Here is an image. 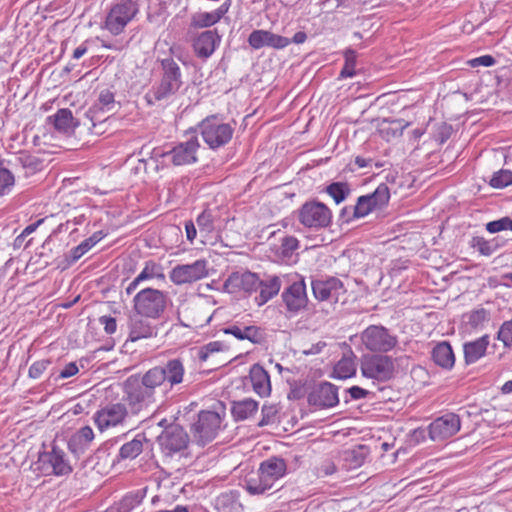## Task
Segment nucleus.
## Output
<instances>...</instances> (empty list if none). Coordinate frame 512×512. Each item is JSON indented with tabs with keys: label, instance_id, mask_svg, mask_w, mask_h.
<instances>
[{
	"label": "nucleus",
	"instance_id": "obj_15",
	"mask_svg": "<svg viewBox=\"0 0 512 512\" xmlns=\"http://www.w3.org/2000/svg\"><path fill=\"white\" fill-rule=\"evenodd\" d=\"M295 278L296 279L293 280L281 294L286 311L290 316L297 315L299 312L305 310L308 305L304 278L299 275H295Z\"/></svg>",
	"mask_w": 512,
	"mask_h": 512
},
{
	"label": "nucleus",
	"instance_id": "obj_34",
	"mask_svg": "<svg viewBox=\"0 0 512 512\" xmlns=\"http://www.w3.org/2000/svg\"><path fill=\"white\" fill-rule=\"evenodd\" d=\"M228 12V5L222 4L211 12H199L192 17V25L198 28L210 27L217 23Z\"/></svg>",
	"mask_w": 512,
	"mask_h": 512
},
{
	"label": "nucleus",
	"instance_id": "obj_10",
	"mask_svg": "<svg viewBox=\"0 0 512 512\" xmlns=\"http://www.w3.org/2000/svg\"><path fill=\"white\" fill-rule=\"evenodd\" d=\"M361 343L371 352L387 353L398 344V337L382 325H370L360 335Z\"/></svg>",
	"mask_w": 512,
	"mask_h": 512
},
{
	"label": "nucleus",
	"instance_id": "obj_41",
	"mask_svg": "<svg viewBox=\"0 0 512 512\" xmlns=\"http://www.w3.org/2000/svg\"><path fill=\"white\" fill-rule=\"evenodd\" d=\"M376 211L372 206L369 198L364 195L357 198L356 204L353 206V213L351 217H348L347 220H355L364 218L370 213Z\"/></svg>",
	"mask_w": 512,
	"mask_h": 512
},
{
	"label": "nucleus",
	"instance_id": "obj_64",
	"mask_svg": "<svg viewBox=\"0 0 512 512\" xmlns=\"http://www.w3.org/2000/svg\"><path fill=\"white\" fill-rule=\"evenodd\" d=\"M104 237V234L102 231L95 232L93 235H91L89 238L85 239L87 242L90 243V246H95L102 238Z\"/></svg>",
	"mask_w": 512,
	"mask_h": 512
},
{
	"label": "nucleus",
	"instance_id": "obj_32",
	"mask_svg": "<svg viewBox=\"0 0 512 512\" xmlns=\"http://www.w3.org/2000/svg\"><path fill=\"white\" fill-rule=\"evenodd\" d=\"M94 437L92 428L84 426L71 436L68 441V447L76 455L83 454L94 440Z\"/></svg>",
	"mask_w": 512,
	"mask_h": 512
},
{
	"label": "nucleus",
	"instance_id": "obj_62",
	"mask_svg": "<svg viewBox=\"0 0 512 512\" xmlns=\"http://www.w3.org/2000/svg\"><path fill=\"white\" fill-rule=\"evenodd\" d=\"M263 419L259 423L260 426L267 425L270 422V416L275 413L272 407H263L262 409Z\"/></svg>",
	"mask_w": 512,
	"mask_h": 512
},
{
	"label": "nucleus",
	"instance_id": "obj_31",
	"mask_svg": "<svg viewBox=\"0 0 512 512\" xmlns=\"http://www.w3.org/2000/svg\"><path fill=\"white\" fill-rule=\"evenodd\" d=\"M54 128L63 134H71L79 123L74 119L72 111L67 108L59 109L54 115L48 117Z\"/></svg>",
	"mask_w": 512,
	"mask_h": 512
},
{
	"label": "nucleus",
	"instance_id": "obj_43",
	"mask_svg": "<svg viewBox=\"0 0 512 512\" xmlns=\"http://www.w3.org/2000/svg\"><path fill=\"white\" fill-rule=\"evenodd\" d=\"M4 162H0V196L9 194L15 185V176L9 168L3 166Z\"/></svg>",
	"mask_w": 512,
	"mask_h": 512
},
{
	"label": "nucleus",
	"instance_id": "obj_13",
	"mask_svg": "<svg viewBox=\"0 0 512 512\" xmlns=\"http://www.w3.org/2000/svg\"><path fill=\"white\" fill-rule=\"evenodd\" d=\"M298 220L308 228H326L331 224L332 212L324 203L309 201L298 210Z\"/></svg>",
	"mask_w": 512,
	"mask_h": 512
},
{
	"label": "nucleus",
	"instance_id": "obj_50",
	"mask_svg": "<svg viewBox=\"0 0 512 512\" xmlns=\"http://www.w3.org/2000/svg\"><path fill=\"white\" fill-rule=\"evenodd\" d=\"M497 337L505 347H512V319L501 325Z\"/></svg>",
	"mask_w": 512,
	"mask_h": 512
},
{
	"label": "nucleus",
	"instance_id": "obj_61",
	"mask_svg": "<svg viewBox=\"0 0 512 512\" xmlns=\"http://www.w3.org/2000/svg\"><path fill=\"white\" fill-rule=\"evenodd\" d=\"M87 41L80 44L77 48L74 49L72 58L75 60L80 59L83 55H85L88 51Z\"/></svg>",
	"mask_w": 512,
	"mask_h": 512
},
{
	"label": "nucleus",
	"instance_id": "obj_53",
	"mask_svg": "<svg viewBox=\"0 0 512 512\" xmlns=\"http://www.w3.org/2000/svg\"><path fill=\"white\" fill-rule=\"evenodd\" d=\"M299 246V241L293 236H286L282 239V249L285 255L291 254Z\"/></svg>",
	"mask_w": 512,
	"mask_h": 512
},
{
	"label": "nucleus",
	"instance_id": "obj_6",
	"mask_svg": "<svg viewBox=\"0 0 512 512\" xmlns=\"http://www.w3.org/2000/svg\"><path fill=\"white\" fill-rule=\"evenodd\" d=\"M203 141L212 150H217L228 144L234 134V127L224 122L217 115H211L203 119L199 124Z\"/></svg>",
	"mask_w": 512,
	"mask_h": 512
},
{
	"label": "nucleus",
	"instance_id": "obj_9",
	"mask_svg": "<svg viewBox=\"0 0 512 512\" xmlns=\"http://www.w3.org/2000/svg\"><path fill=\"white\" fill-rule=\"evenodd\" d=\"M199 148V141L196 136H193L187 141L177 144L169 151L163 152L159 149H154L152 158L157 163L162 158L163 160L170 161L174 166L190 165L197 162Z\"/></svg>",
	"mask_w": 512,
	"mask_h": 512
},
{
	"label": "nucleus",
	"instance_id": "obj_39",
	"mask_svg": "<svg viewBox=\"0 0 512 512\" xmlns=\"http://www.w3.org/2000/svg\"><path fill=\"white\" fill-rule=\"evenodd\" d=\"M364 196L369 198L372 206L377 211L388 205L390 200V190L385 183H382L375 189L373 193Z\"/></svg>",
	"mask_w": 512,
	"mask_h": 512
},
{
	"label": "nucleus",
	"instance_id": "obj_44",
	"mask_svg": "<svg viewBox=\"0 0 512 512\" xmlns=\"http://www.w3.org/2000/svg\"><path fill=\"white\" fill-rule=\"evenodd\" d=\"M215 215L212 210H204L196 219V223L199 227L200 233L205 236L212 233L215 229L214 226Z\"/></svg>",
	"mask_w": 512,
	"mask_h": 512
},
{
	"label": "nucleus",
	"instance_id": "obj_3",
	"mask_svg": "<svg viewBox=\"0 0 512 512\" xmlns=\"http://www.w3.org/2000/svg\"><path fill=\"white\" fill-rule=\"evenodd\" d=\"M284 459L271 457L260 464L256 476L249 477L245 488L251 495H260L273 488L274 484L286 474Z\"/></svg>",
	"mask_w": 512,
	"mask_h": 512
},
{
	"label": "nucleus",
	"instance_id": "obj_29",
	"mask_svg": "<svg viewBox=\"0 0 512 512\" xmlns=\"http://www.w3.org/2000/svg\"><path fill=\"white\" fill-rule=\"evenodd\" d=\"M489 339L488 335H484L476 340L464 343L463 352L466 365L476 363L485 355L490 343Z\"/></svg>",
	"mask_w": 512,
	"mask_h": 512
},
{
	"label": "nucleus",
	"instance_id": "obj_52",
	"mask_svg": "<svg viewBox=\"0 0 512 512\" xmlns=\"http://www.w3.org/2000/svg\"><path fill=\"white\" fill-rule=\"evenodd\" d=\"M496 60L491 55H483L474 59H471L468 61V64L471 67H478V66H484V67H490L495 64Z\"/></svg>",
	"mask_w": 512,
	"mask_h": 512
},
{
	"label": "nucleus",
	"instance_id": "obj_14",
	"mask_svg": "<svg viewBox=\"0 0 512 512\" xmlns=\"http://www.w3.org/2000/svg\"><path fill=\"white\" fill-rule=\"evenodd\" d=\"M158 443L165 456L173 457L182 454L189 444V435L178 424L167 426L158 436Z\"/></svg>",
	"mask_w": 512,
	"mask_h": 512
},
{
	"label": "nucleus",
	"instance_id": "obj_49",
	"mask_svg": "<svg viewBox=\"0 0 512 512\" xmlns=\"http://www.w3.org/2000/svg\"><path fill=\"white\" fill-rule=\"evenodd\" d=\"M92 247L86 240L82 241L78 246L74 247L67 257L68 265L78 261L84 254H86Z\"/></svg>",
	"mask_w": 512,
	"mask_h": 512
},
{
	"label": "nucleus",
	"instance_id": "obj_12",
	"mask_svg": "<svg viewBox=\"0 0 512 512\" xmlns=\"http://www.w3.org/2000/svg\"><path fill=\"white\" fill-rule=\"evenodd\" d=\"M361 373L366 378L388 381L394 375V362L387 355H365L361 360Z\"/></svg>",
	"mask_w": 512,
	"mask_h": 512
},
{
	"label": "nucleus",
	"instance_id": "obj_21",
	"mask_svg": "<svg viewBox=\"0 0 512 512\" xmlns=\"http://www.w3.org/2000/svg\"><path fill=\"white\" fill-rule=\"evenodd\" d=\"M261 285V280L257 274L250 271L233 272L224 282V288L229 293L244 291L251 293L257 291Z\"/></svg>",
	"mask_w": 512,
	"mask_h": 512
},
{
	"label": "nucleus",
	"instance_id": "obj_11",
	"mask_svg": "<svg viewBox=\"0 0 512 512\" xmlns=\"http://www.w3.org/2000/svg\"><path fill=\"white\" fill-rule=\"evenodd\" d=\"M140 0H120L112 6L105 21V27L112 34H120L139 11Z\"/></svg>",
	"mask_w": 512,
	"mask_h": 512
},
{
	"label": "nucleus",
	"instance_id": "obj_30",
	"mask_svg": "<svg viewBox=\"0 0 512 512\" xmlns=\"http://www.w3.org/2000/svg\"><path fill=\"white\" fill-rule=\"evenodd\" d=\"M6 163L14 168L21 167L26 177L40 171L43 165L42 160L27 152L18 153Z\"/></svg>",
	"mask_w": 512,
	"mask_h": 512
},
{
	"label": "nucleus",
	"instance_id": "obj_51",
	"mask_svg": "<svg viewBox=\"0 0 512 512\" xmlns=\"http://www.w3.org/2000/svg\"><path fill=\"white\" fill-rule=\"evenodd\" d=\"M50 365L51 361L49 359H42L34 362L29 368V377L33 379L40 378Z\"/></svg>",
	"mask_w": 512,
	"mask_h": 512
},
{
	"label": "nucleus",
	"instance_id": "obj_40",
	"mask_svg": "<svg viewBox=\"0 0 512 512\" xmlns=\"http://www.w3.org/2000/svg\"><path fill=\"white\" fill-rule=\"evenodd\" d=\"M470 246L483 256H491L499 248V244L496 239L486 240L479 236L471 239Z\"/></svg>",
	"mask_w": 512,
	"mask_h": 512
},
{
	"label": "nucleus",
	"instance_id": "obj_55",
	"mask_svg": "<svg viewBox=\"0 0 512 512\" xmlns=\"http://www.w3.org/2000/svg\"><path fill=\"white\" fill-rule=\"evenodd\" d=\"M99 322L104 326V330L107 334H113L117 329V322L114 317L111 316H101L99 318Z\"/></svg>",
	"mask_w": 512,
	"mask_h": 512
},
{
	"label": "nucleus",
	"instance_id": "obj_42",
	"mask_svg": "<svg viewBox=\"0 0 512 512\" xmlns=\"http://www.w3.org/2000/svg\"><path fill=\"white\" fill-rule=\"evenodd\" d=\"M326 192L336 204L343 202L351 192L349 185L345 182H333L326 187Z\"/></svg>",
	"mask_w": 512,
	"mask_h": 512
},
{
	"label": "nucleus",
	"instance_id": "obj_28",
	"mask_svg": "<svg viewBox=\"0 0 512 512\" xmlns=\"http://www.w3.org/2000/svg\"><path fill=\"white\" fill-rule=\"evenodd\" d=\"M250 381L255 393L260 397L269 396L271 393L270 376L259 364H254L250 369Z\"/></svg>",
	"mask_w": 512,
	"mask_h": 512
},
{
	"label": "nucleus",
	"instance_id": "obj_33",
	"mask_svg": "<svg viewBox=\"0 0 512 512\" xmlns=\"http://www.w3.org/2000/svg\"><path fill=\"white\" fill-rule=\"evenodd\" d=\"M432 360L436 365L443 369L450 370L455 364V355L451 345L446 342H440L432 349Z\"/></svg>",
	"mask_w": 512,
	"mask_h": 512
},
{
	"label": "nucleus",
	"instance_id": "obj_46",
	"mask_svg": "<svg viewBox=\"0 0 512 512\" xmlns=\"http://www.w3.org/2000/svg\"><path fill=\"white\" fill-rule=\"evenodd\" d=\"M345 64L340 72V77H352L356 74L355 65H356V52L354 50L348 49L345 54Z\"/></svg>",
	"mask_w": 512,
	"mask_h": 512
},
{
	"label": "nucleus",
	"instance_id": "obj_56",
	"mask_svg": "<svg viewBox=\"0 0 512 512\" xmlns=\"http://www.w3.org/2000/svg\"><path fill=\"white\" fill-rule=\"evenodd\" d=\"M219 349H220L219 342H211L199 350L198 357L201 361H205L210 352L219 351Z\"/></svg>",
	"mask_w": 512,
	"mask_h": 512
},
{
	"label": "nucleus",
	"instance_id": "obj_54",
	"mask_svg": "<svg viewBox=\"0 0 512 512\" xmlns=\"http://www.w3.org/2000/svg\"><path fill=\"white\" fill-rule=\"evenodd\" d=\"M86 116L91 123V126H89L88 129L91 131L92 134L101 135L105 132V129L103 128V126L105 125V122L107 121L108 117L103 118L102 115H100V121H98V120L93 121L91 119V115H86Z\"/></svg>",
	"mask_w": 512,
	"mask_h": 512
},
{
	"label": "nucleus",
	"instance_id": "obj_5",
	"mask_svg": "<svg viewBox=\"0 0 512 512\" xmlns=\"http://www.w3.org/2000/svg\"><path fill=\"white\" fill-rule=\"evenodd\" d=\"M168 301L167 292L144 286L133 298L134 310L139 316L159 319L164 314Z\"/></svg>",
	"mask_w": 512,
	"mask_h": 512
},
{
	"label": "nucleus",
	"instance_id": "obj_17",
	"mask_svg": "<svg viewBox=\"0 0 512 512\" xmlns=\"http://www.w3.org/2000/svg\"><path fill=\"white\" fill-rule=\"evenodd\" d=\"M207 275V261L199 259L191 264L175 266L170 271L169 278L175 285H183L196 282Z\"/></svg>",
	"mask_w": 512,
	"mask_h": 512
},
{
	"label": "nucleus",
	"instance_id": "obj_27",
	"mask_svg": "<svg viewBox=\"0 0 512 512\" xmlns=\"http://www.w3.org/2000/svg\"><path fill=\"white\" fill-rule=\"evenodd\" d=\"M225 334H231L238 340H248L251 343L258 344L262 341L263 335L259 327L254 325H244L241 323L232 324L224 328Z\"/></svg>",
	"mask_w": 512,
	"mask_h": 512
},
{
	"label": "nucleus",
	"instance_id": "obj_19",
	"mask_svg": "<svg viewBox=\"0 0 512 512\" xmlns=\"http://www.w3.org/2000/svg\"><path fill=\"white\" fill-rule=\"evenodd\" d=\"M461 427L460 418L454 413H447L435 419L428 427L429 437L433 441H442L455 435Z\"/></svg>",
	"mask_w": 512,
	"mask_h": 512
},
{
	"label": "nucleus",
	"instance_id": "obj_2",
	"mask_svg": "<svg viewBox=\"0 0 512 512\" xmlns=\"http://www.w3.org/2000/svg\"><path fill=\"white\" fill-rule=\"evenodd\" d=\"M183 85L182 71L178 63L171 57L160 60V80L146 93L145 98L150 105L170 99Z\"/></svg>",
	"mask_w": 512,
	"mask_h": 512
},
{
	"label": "nucleus",
	"instance_id": "obj_45",
	"mask_svg": "<svg viewBox=\"0 0 512 512\" xmlns=\"http://www.w3.org/2000/svg\"><path fill=\"white\" fill-rule=\"evenodd\" d=\"M490 185L494 188H505L512 184V172L510 170H499L490 179Z\"/></svg>",
	"mask_w": 512,
	"mask_h": 512
},
{
	"label": "nucleus",
	"instance_id": "obj_38",
	"mask_svg": "<svg viewBox=\"0 0 512 512\" xmlns=\"http://www.w3.org/2000/svg\"><path fill=\"white\" fill-rule=\"evenodd\" d=\"M147 442L145 434L141 433L125 444H123L119 450L120 459H135L143 451V444Z\"/></svg>",
	"mask_w": 512,
	"mask_h": 512
},
{
	"label": "nucleus",
	"instance_id": "obj_58",
	"mask_svg": "<svg viewBox=\"0 0 512 512\" xmlns=\"http://www.w3.org/2000/svg\"><path fill=\"white\" fill-rule=\"evenodd\" d=\"M78 371H79V369H78V366L76 365V363L70 362L64 367V369L61 370L58 377L61 379L69 378V377H72L75 374H77Z\"/></svg>",
	"mask_w": 512,
	"mask_h": 512
},
{
	"label": "nucleus",
	"instance_id": "obj_35",
	"mask_svg": "<svg viewBox=\"0 0 512 512\" xmlns=\"http://www.w3.org/2000/svg\"><path fill=\"white\" fill-rule=\"evenodd\" d=\"M356 356L352 351H347L342 358L335 364L333 376L337 379H347L356 373Z\"/></svg>",
	"mask_w": 512,
	"mask_h": 512
},
{
	"label": "nucleus",
	"instance_id": "obj_25",
	"mask_svg": "<svg viewBox=\"0 0 512 512\" xmlns=\"http://www.w3.org/2000/svg\"><path fill=\"white\" fill-rule=\"evenodd\" d=\"M220 43V36L216 30H207L200 33L193 42V49L199 58L207 59Z\"/></svg>",
	"mask_w": 512,
	"mask_h": 512
},
{
	"label": "nucleus",
	"instance_id": "obj_16",
	"mask_svg": "<svg viewBox=\"0 0 512 512\" xmlns=\"http://www.w3.org/2000/svg\"><path fill=\"white\" fill-rule=\"evenodd\" d=\"M37 464L38 469L45 475L63 476L72 471V467L66 459L65 452L56 446H53L48 452L41 453Z\"/></svg>",
	"mask_w": 512,
	"mask_h": 512
},
{
	"label": "nucleus",
	"instance_id": "obj_47",
	"mask_svg": "<svg viewBox=\"0 0 512 512\" xmlns=\"http://www.w3.org/2000/svg\"><path fill=\"white\" fill-rule=\"evenodd\" d=\"M486 230L490 233H498L501 231H512V219L502 217L500 219L490 221L486 224Z\"/></svg>",
	"mask_w": 512,
	"mask_h": 512
},
{
	"label": "nucleus",
	"instance_id": "obj_36",
	"mask_svg": "<svg viewBox=\"0 0 512 512\" xmlns=\"http://www.w3.org/2000/svg\"><path fill=\"white\" fill-rule=\"evenodd\" d=\"M258 289H260V293L255 300L259 306H262L279 293L281 289V280L278 276H272L267 280H261V285Z\"/></svg>",
	"mask_w": 512,
	"mask_h": 512
},
{
	"label": "nucleus",
	"instance_id": "obj_37",
	"mask_svg": "<svg viewBox=\"0 0 512 512\" xmlns=\"http://www.w3.org/2000/svg\"><path fill=\"white\" fill-rule=\"evenodd\" d=\"M258 410V402L253 399H244L234 402L231 412L235 420L242 421L251 418Z\"/></svg>",
	"mask_w": 512,
	"mask_h": 512
},
{
	"label": "nucleus",
	"instance_id": "obj_23",
	"mask_svg": "<svg viewBox=\"0 0 512 512\" xmlns=\"http://www.w3.org/2000/svg\"><path fill=\"white\" fill-rule=\"evenodd\" d=\"M120 107L119 102L115 100L114 93L109 89H102L93 106L87 111L86 115H91L93 121H100V115L104 113H114Z\"/></svg>",
	"mask_w": 512,
	"mask_h": 512
},
{
	"label": "nucleus",
	"instance_id": "obj_59",
	"mask_svg": "<svg viewBox=\"0 0 512 512\" xmlns=\"http://www.w3.org/2000/svg\"><path fill=\"white\" fill-rule=\"evenodd\" d=\"M139 501L134 496H126L120 503V511L128 512L131 510Z\"/></svg>",
	"mask_w": 512,
	"mask_h": 512
},
{
	"label": "nucleus",
	"instance_id": "obj_1",
	"mask_svg": "<svg viewBox=\"0 0 512 512\" xmlns=\"http://www.w3.org/2000/svg\"><path fill=\"white\" fill-rule=\"evenodd\" d=\"M164 399L163 392L154 385L146 373L141 377L140 383L130 387L122 398L132 418L148 416Z\"/></svg>",
	"mask_w": 512,
	"mask_h": 512
},
{
	"label": "nucleus",
	"instance_id": "obj_4",
	"mask_svg": "<svg viewBox=\"0 0 512 512\" xmlns=\"http://www.w3.org/2000/svg\"><path fill=\"white\" fill-rule=\"evenodd\" d=\"M225 416L224 408L221 411L203 410L199 412L197 420L190 428L192 440L199 446H205L213 441L223 428Z\"/></svg>",
	"mask_w": 512,
	"mask_h": 512
},
{
	"label": "nucleus",
	"instance_id": "obj_18",
	"mask_svg": "<svg viewBox=\"0 0 512 512\" xmlns=\"http://www.w3.org/2000/svg\"><path fill=\"white\" fill-rule=\"evenodd\" d=\"M307 401L319 409L334 407L339 403L338 388L330 382L318 383L309 392Z\"/></svg>",
	"mask_w": 512,
	"mask_h": 512
},
{
	"label": "nucleus",
	"instance_id": "obj_20",
	"mask_svg": "<svg viewBox=\"0 0 512 512\" xmlns=\"http://www.w3.org/2000/svg\"><path fill=\"white\" fill-rule=\"evenodd\" d=\"M314 297L319 301L337 302L340 295L345 293L341 280L336 277L326 279H314L311 282Z\"/></svg>",
	"mask_w": 512,
	"mask_h": 512
},
{
	"label": "nucleus",
	"instance_id": "obj_57",
	"mask_svg": "<svg viewBox=\"0 0 512 512\" xmlns=\"http://www.w3.org/2000/svg\"><path fill=\"white\" fill-rule=\"evenodd\" d=\"M351 399L353 400H360L366 398V396L369 394L368 390H365L359 386H352L349 389L345 391Z\"/></svg>",
	"mask_w": 512,
	"mask_h": 512
},
{
	"label": "nucleus",
	"instance_id": "obj_24",
	"mask_svg": "<svg viewBox=\"0 0 512 512\" xmlns=\"http://www.w3.org/2000/svg\"><path fill=\"white\" fill-rule=\"evenodd\" d=\"M153 279L163 281L165 279V275L159 264L155 263L154 261H147L145 262L142 271L125 288L126 294L128 296L131 295L145 282Z\"/></svg>",
	"mask_w": 512,
	"mask_h": 512
},
{
	"label": "nucleus",
	"instance_id": "obj_63",
	"mask_svg": "<svg viewBox=\"0 0 512 512\" xmlns=\"http://www.w3.org/2000/svg\"><path fill=\"white\" fill-rule=\"evenodd\" d=\"M43 221H44L43 219H40V220L36 221L35 223H32V224L28 225V226H27V227L22 231V233H21V235H20V236H22V237H23V236H27V235H29V234L33 233V232L37 229V227H38V226H39Z\"/></svg>",
	"mask_w": 512,
	"mask_h": 512
},
{
	"label": "nucleus",
	"instance_id": "obj_22",
	"mask_svg": "<svg viewBox=\"0 0 512 512\" xmlns=\"http://www.w3.org/2000/svg\"><path fill=\"white\" fill-rule=\"evenodd\" d=\"M248 43L254 49L264 46L283 49L291 43V40L267 30H254L248 37Z\"/></svg>",
	"mask_w": 512,
	"mask_h": 512
},
{
	"label": "nucleus",
	"instance_id": "obj_48",
	"mask_svg": "<svg viewBox=\"0 0 512 512\" xmlns=\"http://www.w3.org/2000/svg\"><path fill=\"white\" fill-rule=\"evenodd\" d=\"M489 320V313L484 308H479L474 311H471L468 315V324L473 328H478L482 326L485 322Z\"/></svg>",
	"mask_w": 512,
	"mask_h": 512
},
{
	"label": "nucleus",
	"instance_id": "obj_60",
	"mask_svg": "<svg viewBox=\"0 0 512 512\" xmlns=\"http://www.w3.org/2000/svg\"><path fill=\"white\" fill-rule=\"evenodd\" d=\"M185 230H186L187 240H189L190 242H193V240L195 239V237L197 235V231H196V227H195L194 223L192 221H187L185 223Z\"/></svg>",
	"mask_w": 512,
	"mask_h": 512
},
{
	"label": "nucleus",
	"instance_id": "obj_7",
	"mask_svg": "<svg viewBox=\"0 0 512 512\" xmlns=\"http://www.w3.org/2000/svg\"><path fill=\"white\" fill-rule=\"evenodd\" d=\"M154 385H156L161 392L166 394L184 380L185 368L183 362L178 359H170L162 366H155L145 372Z\"/></svg>",
	"mask_w": 512,
	"mask_h": 512
},
{
	"label": "nucleus",
	"instance_id": "obj_8",
	"mask_svg": "<svg viewBox=\"0 0 512 512\" xmlns=\"http://www.w3.org/2000/svg\"><path fill=\"white\" fill-rule=\"evenodd\" d=\"M97 428L103 432L111 428H125L132 424V417L124 401L108 403L93 416Z\"/></svg>",
	"mask_w": 512,
	"mask_h": 512
},
{
	"label": "nucleus",
	"instance_id": "obj_26",
	"mask_svg": "<svg viewBox=\"0 0 512 512\" xmlns=\"http://www.w3.org/2000/svg\"><path fill=\"white\" fill-rule=\"evenodd\" d=\"M148 319L149 318L139 316L138 314L130 318L128 337L130 341L135 342L140 339L153 337L157 334L156 327L153 326Z\"/></svg>",
	"mask_w": 512,
	"mask_h": 512
}]
</instances>
